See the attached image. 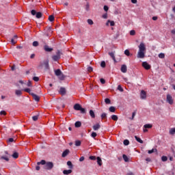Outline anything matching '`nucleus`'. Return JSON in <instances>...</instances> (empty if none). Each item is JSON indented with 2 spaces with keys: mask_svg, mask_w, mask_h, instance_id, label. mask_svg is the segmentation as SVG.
<instances>
[{
  "mask_svg": "<svg viewBox=\"0 0 175 175\" xmlns=\"http://www.w3.org/2000/svg\"><path fill=\"white\" fill-rule=\"evenodd\" d=\"M23 91H25V92H27L28 94H29V95H31V94H33L31 92V89L29 88H25L23 89Z\"/></svg>",
  "mask_w": 175,
  "mask_h": 175,
  "instance_id": "nucleus-30",
  "label": "nucleus"
},
{
  "mask_svg": "<svg viewBox=\"0 0 175 175\" xmlns=\"http://www.w3.org/2000/svg\"><path fill=\"white\" fill-rule=\"evenodd\" d=\"M88 23L89 25H94V21L92 19H88Z\"/></svg>",
  "mask_w": 175,
  "mask_h": 175,
  "instance_id": "nucleus-44",
  "label": "nucleus"
},
{
  "mask_svg": "<svg viewBox=\"0 0 175 175\" xmlns=\"http://www.w3.org/2000/svg\"><path fill=\"white\" fill-rule=\"evenodd\" d=\"M31 95L36 102H39V100H40V97H39V96L35 94L34 93H31Z\"/></svg>",
  "mask_w": 175,
  "mask_h": 175,
  "instance_id": "nucleus-9",
  "label": "nucleus"
},
{
  "mask_svg": "<svg viewBox=\"0 0 175 175\" xmlns=\"http://www.w3.org/2000/svg\"><path fill=\"white\" fill-rule=\"evenodd\" d=\"M167 102L170 105H173V97H172V96L170 94L167 95Z\"/></svg>",
  "mask_w": 175,
  "mask_h": 175,
  "instance_id": "nucleus-7",
  "label": "nucleus"
},
{
  "mask_svg": "<svg viewBox=\"0 0 175 175\" xmlns=\"http://www.w3.org/2000/svg\"><path fill=\"white\" fill-rule=\"evenodd\" d=\"M67 165L68 166V169H73V164L72 163V161H68Z\"/></svg>",
  "mask_w": 175,
  "mask_h": 175,
  "instance_id": "nucleus-23",
  "label": "nucleus"
},
{
  "mask_svg": "<svg viewBox=\"0 0 175 175\" xmlns=\"http://www.w3.org/2000/svg\"><path fill=\"white\" fill-rule=\"evenodd\" d=\"M122 158L124 162H129V159L128 158V156H126V154H123Z\"/></svg>",
  "mask_w": 175,
  "mask_h": 175,
  "instance_id": "nucleus-27",
  "label": "nucleus"
},
{
  "mask_svg": "<svg viewBox=\"0 0 175 175\" xmlns=\"http://www.w3.org/2000/svg\"><path fill=\"white\" fill-rule=\"evenodd\" d=\"M79 111L82 114H85V109L81 107V109H79Z\"/></svg>",
  "mask_w": 175,
  "mask_h": 175,
  "instance_id": "nucleus-48",
  "label": "nucleus"
},
{
  "mask_svg": "<svg viewBox=\"0 0 175 175\" xmlns=\"http://www.w3.org/2000/svg\"><path fill=\"white\" fill-rule=\"evenodd\" d=\"M1 159H4V161H6L7 162H9V157H8V156H6V157L2 156L1 157Z\"/></svg>",
  "mask_w": 175,
  "mask_h": 175,
  "instance_id": "nucleus-33",
  "label": "nucleus"
},
{
  "mask_svg": "<svg viewBox=\"0 0 175 175\" xmlns=\"http://www.w3.org/2000/svg\"><path fill=\"white\" fill-rule=\"evenodd\" d=\"M61 55H62V52H61V51L58 50L56 52V55H54L52 56V59L53 61H58V59H61Z\"/></svg>",
  "mask_w": 175,
  "mask_h": 175,
  "instance_id": "nucleus-4",
  "label": "nucleus"
},
{
  "mask_svg": "<svg viewBox=\"0 0 175 175\" xmlns=\"http://www.w3.org/2000/svg\"><path fill=\"white\" fill-rule=\"evenodd\" d=\"M8 142H9L10 143H13V142H14V139H13V138H10V139H8Z\"/></svg>",
  "mask_w": 175,
  "mask_h": 175,
  "instance_id": "nucleus-60",
  "label": "nucleus"
},
{
  "mask_svg": "<svg viewBox=\"0 0 175 175\" xmlns=\"http://www.w3.org/2000/svg\"><path fill=\"white\" fill-rule=\"evenodd\" d=\"M84 159H85V158H84V157H80L79 162H83V161H84Z\"/></svg>",
  "mask_w": 175,
  "mask_h": 175,
  "instance_id": "nucleus-61",
  "label": "nucleus"
},
{
  "mask_svg": "<svg viewBox=\"0 0 175 175\" xmlns=\"http://www.w3.org/2000/svg\"><path fill=\"white\" fill-rule=\"evenodd\" d=\"M91 136H92V137H96V136H98V134H96V133H95V132H93V133H92Z\"/></svg>",
  "mask_w": 175,
  "mask_h": 175,
  "instance_id": "nucleus-55",
  "label": "nucleus"
},
{
  "mask_svg": "<svg viewBox=\"0 0 175 175\" xmlns=\"http://www.w3.org/2000/svg\"><path fill=\"white\" fill-rule=\"evenodd\" d=\"M26 85L27 87H32V82L31 81H28V82L27 83Z\"/></svg>",
  "mask_w": 175,
  "mask_h": 175,
  "instance_id": "nucleus-49",
  "label": "nucleus"
},
{
  "mask_svg": "<svg viewBox=\"0 0 175 175\" xmlns=\"http://www.w3.org/2000/svg\"><path fill=\"white\" fill-rule=\"evenodd\" d=\"M104 10L107 12L109 10V7L107 5H104Z\"/></svg>",
  "mask_w": 175,
  "mask_h": 175,
  "instance_id": "nucleus-58",
  "label": "nucleus"
},
{
  "mask_svg": "<svg viewBox=\"0 0 175 175\" xmlns=\"http://www.w3.org/2000/svg\"><path fill=\"white\" fill-rule=\"evenodd\" d=\"M94 131H98V129H100V124L99 123H97L93 126Z\"/></svg>",
  "mask_w": 175,
  "mask_h": 175,
  "instance_id": "nucleus-14",
  "label": "nucleus"
},
{
  "mask_svg": "<svg viewBox=\"0 0 175 175\" xmlns=\"http://www.w3.org/2000/svg\"><path fill=\"white\" fill-rule=\"evenodd\" d=\"M159 58H161V59L165 58V53H159Z\"/></svg>",
  "mask_w": 175,
  "mask_h": 175,
  "instance_id": "nucleus-43",
  "label": "nucleus"
},
{
  "mask_svg": "<svg viewBox=\"0 0 175 175\" xmlns=\"http://www.w3.org/2000/svg\"><path fill=\"white\" fill-rule=\"evenodd\" d=\"M135 140H137V142H138V143L143 144V143H144L143 140H142V139L138 137L137 135L135 136Z\"/></svg>",
  "mask_w": 175,
  "mask_h": 175,
  "instance_id": "nucleus-21",
  "label": "nucleus"
},
{
  "mask_svg": "<svg viewBox=\"0 0 175 175\" xmlns=\"http://www.w3.org/2000/svg\"><path fill=\"white\" fill-rule=\"evenodd\" d=\"M40 66H44L45 69H49L50 66L49 65V59L44 60Z\"/></svg>",
  "mask_w": 175,
  "mask_h": 175,
  "instance_id": "nucleus-5",
  "label": "nucleus"
},
{
  "mask_svg": "<svg viewBox=\"0 0 175 175\" xmlns=\"http://www.w3.org/2000/svg\"><path fill=\"white\" fill-rule=\"evenodd\" d=\"M142 66L146 69V70H149V69H151V66L147 63V62H144L142 63Z\"/></svg>",
  "mask_w": 175,
  "mask_h": 175,
  "instance_id": "nucleus-6",
  "label": "nucleus"
},
{
  "mask_svg": "<svg viewBox=\"0 0 175 175\" xmlns=\"http://www.w3.org/2000/svg\"><path fill=\"white\" fill-rule=\"evenodd\" d=\"M100 81L101 84H105L106 83V80H105V79H103V78H101L100 79Z\"/></svg>",
  "mask_w": 175,
  "mask_h": 175,
  "instance_id": "nucleus-53",
  "label": "nucleus"
},
{
  "mask_svg": "<svg viewBox=\"0 0 175 175\" xmlns=\"http://www.w3.org/2000/svg\"><path fill=\"white\" fill-rule=\"evenodd\" d=\"M90 159H91V161H96V157L95 156H90L89 157Z\"/></svg>",
  "mask_w": 175,
  "mask_h": 175,
  "instance_id": "nucleus-50",
  "label": "nucleus"
},
{
  "mask_svg": "<svg viewBox=\"0 0 175 175\" xmlns=\"http://www.w3.org/2000/svg\"><path fill=\"white\" fill-rule=\"evenodd\" d=\"M44 50L46 53H51V51H53V48H51L50 46H49V45H44Z\"/></svg>",
  "mask_w": 175,
  "mask_h": 175,
  "instance_id": "nucleus-8",
  "label": "nucleus"
},
{
  "mask_svg": "<svg viewBox=\"0 0 175 175\" xmlns=\"http://www.w3.org/2000/svg\"><path fill=\"white\" fill-rule=\"evenodd\" d=\"M169 133H170V135H174L175 134V128L171 129L169 131Z\"/></svg>",
  "mask_w": 175,
  "mask_h": 175,
  "instance_id": "nucleus-31",
  "label": "nucleus"
},
{
  "mask_svg": "<svg viewBox=\"0 0 175 175\" xmlns=\"http://www.w3.org/2000/svg\"><path fill=\"white\" fill-rule=\"evenodd\" d=\"M69 152H70L69 150L66 149L65 151L63 152L62 157L63 158H65V157H67L69 154Z\"/></svg>",
  "mask_w": 175,
  "mask_h": 175,
  "instance_id": "nucleus-17",
  "label": "nucleus"
},
{
  "mask_svg": "<svg viewBox=\"0 0 175 175\" xmlns=\"http://www.w3.org/2000/svg\"><path fill=\"white\" fill-rule=\"evenodd\" d=\"M109 110V111H111V113H115L116 112V107H110Z\"/></svg>",
  "mask_w": 175,
  "mask_h": 175,
  "instance_id": "nucleus-32",
  "label": "nucleus"
},
{
  "mask_svg": "<svg viewBox=\"0 0 175 175\" xmlns=\"http://www.w3.org/2000/svg\"><path fill=\"white\" fill-rule=\"evenodd\" d=\"M109 24H110L111 27H114V25H116V23H114V21H110V20H108L107 23H106V25H109Z\"/></svg>",
  "mask_w": 175,
  "mask_h": 175,
  "instance_id": "nucleus-18",
  "label": "nucleus"
},
{
  "mask_svg": "<svg viewBox=\"0 0 175 175\" xmlns=\"http://www.w3.org/2000/svg\"><path fill=\"white\" fill-rule=\"evenodd\" d=\"M11 43L12 44H16V43H17V41L14 40V38H12Z\"/></svg>",
  "mask_w": 175,
  "mask_h": 175,
  "instance_id": "nucleus-54",
  "label": "nucleus"
},
{
  "mask_svg": "<svg viewBox=\"0 0 175 175\" xmlns=\"http://www.w3.org/2000/svg\"><path fill=\"white\" fill-rule=\"evenodd\" d=\"M33 80L34 81H39V77H33Z\"/></svg>",
  "mask_w": 175,
  "mask_h": 175,
  "instance_id": "nucleus-57",
  "label": "nucleus"
},
{
  "mask_svg": "<svg viewBox=\"0 0 175 175\" xmlns=\"http://www.w3.org/2000/svg\"><path fill=\"white\" fill-rule=\"evenodd\" d=\"M126 175H135V174H133L132 172H129L126 174Z\"/></svg>",
  "mask_w": 175,
  "mask_h": 175,
  "instance_id": "nucleus-64",
  "label": "nucleus"
},
{
  "mask_svg": "<svg viewBox=\"0 0 175 175\" xmlns=\"http://www.w3.org/2000/svg\"><path fill=\"white\" fill-rule=\"evenodd\" d=\"M85 9H86V10H87L88 12L90 10V4H89V3L86 4Z\"/></svg>",
  "mask_w": 175,
  "mask_h": 175,
  "instance_id": "nucleus-59",
  "label": "nucleus"
},
{
  "mask_svg": "<svg viewBox=\"0 0 175 175\" xmlns=\"http://www.w3.org/2000/svg\"><path fill=\"white\" fill-rule=\"evenodd\" d=\"M42 16V14L40 12H38L36 14V18H41Z\"/></svg>",
  "mask_w": 175,
  "mask_h": 175,
  "instance_id": "nucleus-28",
  "label": "nucleus"
},
{
  "mask_svg": "<svg viewBox=\"0 0 175 175\" xmlns=\"http://www.w3.org/2000/svg\"><path fill=\"white\" fill-rule=\"evenodd\" d=\"M0 115H1V116H6V111H0Z\"/></svg>",
  "mask_w": 175,
  "mask_h": 175,
  "instance_id": "nucleus-56",
  "label": "nucleus"
},
{
  "mask_svg": "<svg viewBox=\"0 0 175 175\" xmlns=\"http://www.w3.org/2000/svg\"><path fill=\"white\" fill-rule=\"evenodd\" d=\"M37 165H44V169L46 170H51L54 167V163L51 161L46 162L45 160H41L37 163Z\"/></svg>",
  "mask_w": 175,
  "mask_h": 175,
  "instance_id": "nucleus-2",
  "label": "nucleus"
},
{
  "mask_svg": "<svg viewBox=\"0 0 175 175\" xmlns=\"http://www.w3.org/2000/svg\"><path fill=\"white\" fill-rule=\"evenodd\" d=\"M161 161H162L163 162H166V161H167V157H166V156H163V157H161Z\"/></svg>",
  "mask_w": 175,
  "mask_h": 175,
  "instance_id": "nucleus-42",
  "label": "nucleus"
},
{
  "mask_svg": "<svg viewBox=\"0 0 175 175\" xmlns=\"http://www.w3.org/2000/svg\"><path fill=\"white\" fill-rule=\"evenodd\" d=\"M102 120H105V118H106V117H107V113H103L100 116Z\"/></svg>",
  "mask_w": 175,
  "mask_h": 175,
  "instance_id": "nucleus-36",
  "label": "nucleus"
},
{
  "mask_svg": "<svg viewBox=\"0 0 175 175\" xmlns=\"http://www.w3.org/2000/svg\"><path fill=\"white\" fill-rule=\"evenodd\" d=\"M75 146H77V147L81 146V142L79 140L75 141Z\"/></svg>",
  "mask_w": 175,
  "mask_h": 175,
  "instance_id": "nucleus-35",
  "label": "nucleus"
},
{
  "mask_svg": "<svg viewBox=\"0 0 175 175\" xmlns=\"http://www.w3.org/2000/svg\"><path fill=\"white\" fill-rule=\"evenodd\" d=\"M111 120L113 121H118V116L117 115H112L111 116Z\"/></svg>",
  "mask_w": 175,
  "mask_h": 175,
  "instance_id": "nucleus-29",
  "label": "nucleus"
},
{
  "mask_svg": "<svg viewBox=\"0 0 175 175\" xmlns=\"http://www.w3.org/2000/svg\"><path fill=\"white\" fill-rule=\"evenodd\" d=\"M152 152H154V149L148 151V154H152Z\"/></svg>",
  "mask_w": 175,
  "mask_h": 175,
  "instance_id": "nucleus-62",
  "label": "nucleus"
},
{
  "mask_svg": "<svg viewBox=\"0 0 175 175\" xmlns=\"http://www.w3.org/2000/svg\"><path fill=\"white\" fill-rule=\"evenodd\" d=\"M97 163L99 166H102V159L100 157H97Z\"/></svg>",
  "mask_w": 175,
  "mask_h": 175,
  "instance_id": "nucleus-25",
  "label": "nucleus"
},
{
  "mask_svg": "<svg viewBox=\"0 0 175 175\" xmlns=\"http://www.w3.org/2000/svg\"><path fill=\"white\" fill-rule=\"evenodd\" d=\"M123 144L124 146H129V140L128 139H124V142H123Z\"/></svg>",
  "mask_w": 175,
  "mask_h": 175,
  "instance_id": "nucleus-38",
  "label": "nucleus"
},
{
  "mask_svg": "<svg viewBox=\"0 0 175 175\" xmlns=\"http://www.w3.org/2000/svg\"><path fill=\"white\" fill-rule=\"evenodd\" d=\"M72 170H64L63 171V174H65V175H69L72 173Z\"/></svg>",
  "mask_w": 175,
  "mask_h": 175,
  "instance_id": "nucleus-20",
  "label": "nucleus"
},
{
  "mask_svg": "<svg viewBox=\"0 0 175 175\" xmlns=\"http://www.w3.org/2000/svg\"><path fill=\"white\" fill-rule=\"evenodd\" d=\"M15 94L16 95V96H21V95H23V90H15Z\"/></svg>",
  "mask_w": 175,
  "mask_h": 175,
  "instance_id": "nucleus-15",
  "label": "nucleus"
},
{
  "mask_svg": "<svg viewBox=\"0 0 175 175\" xmlns=\"http://www.w3.org/2000/svg\"><path fill=\"white\" fill-rule=\"evenodd\" d=\"M55 76L59 77V79L60 80H64V79H65V75H64V74H62V71H61V69L55 70Z\"/></svg>",
  "mask_w": 175,
  "mask_h": 175,
  "instance_id": "nucleus-3",
  "label": "nucleus"
},
{
  "mask_svg": "<svg viewBox=\"0 0 175 175\" xmlns=\"http://www.w3.org/2000/svg\"><path fill=\"white\" fill-rule=\"evenodd\" d=\"M139 51L137 55V58L143 59L146 57V45L141 42L139 45Z\"/></svg>",
  "mask_w": 175,
  "mask_h": 175,
  "instance_id": "nucleus-1",
  "label": "nucleus"
},
{
  "mask_svg": "<svg viewBox=\"0 0 175 175\" xmlns=\"http://www.w3.org/2000/svg\"><path fill=\"white\" fill-rule=\"evenodd\" d=\"M124 54H125V55H126L127 57H129V55H131V52H129V50L126 49V50L124 51Z\"/></svg>",
  "mask_w": 175,
  "mask_h": 175,
  "instance_id": "nucleus-37",
  "label": "nucleus"
},
{
  "mask_svg": "<svg viewBox=\"0 0 175 175\" xmlns=\"http://www.w3.org/2000/svg\"><path fill=\"white\" fill-rule=\"evenodd\" d=\"M109 55L112 58L113 61L116 63H117V60L116 59V56L114 55V53L109 52Z\"/></svg>",
  "mask_w": 175,
  "mask_h": 175,
  "instance_id": "nucleus-12",
  "label": "nucleus"
},
{
  "mask_svg": "<svg viewBox=\"0 0 175 175\" xmlns=\"http://www.w3.org/2000/svg\"><path fill=\"white\" fill-rule=\"evenodd\" d=\"M12 158H14V159H17L18 158V152H15L12 155Z\"/></svg>",
  "mask_w": 175,
  "mask_h": 175,
  "instance_id": "nucleus-24",
  "label": "nucleus"
},
{
  "mask_svg": "<svg viewBox=\"0 0 175 175\" xmlns=\"http://www.w3.org/2000/svg\"><path fill=\"white\" fill-rule=\"evenodd\" d=\"M136 34V31H135V30H131V31H130V35L131 36H133L134 35H135Z\"/></svg>",
  "mask_w": 175,
  "mask_h": 175,
  "instance_id": "nucleus-51",
  "label": "nucleus"
},
{
  "mask_svg": "<svg viewBox=\"0 0 175 175\" xmlns=\"http://www.w3.org/2000/svg\"><path fill=\"white\" fill-rule=\"evenodd\" d=\"M101 68H106V62L105 61H103L100 64Z\"/></svg>",
  "mask_w": 175,
  "mask_h": 175,
  "instance_id": "nucleus-45",
  "label": "nucleus"
},
{
  "mask_svg": "<svg viewBox=\"0 0 175 175\" xmlns=\"http://www.w3.org/2000/svg\"><path fill=\"white\" fill-rule=\"evenodd\" d=\"M49 20L51 21V23H53V21H54V16L53 15H50L49 16Z\"/></svg>",
  "mask_w": 175,
  "mask_h": 175,
  "instance_id": "nucleus-39",
  "label": "nucleus"
},
{
  "mask_svg": "<svg viewBox=\"0 0 175 175\" xmlns=\"http://www.w3.org/2000/svg\"><path fill=\"white\" fill-rule=\"evenodd\" d=\"M38 118H39V116H34L32 117L33 121H38Z\"/></svg>",
  "mask_w": 175,
  "mask_h": 175,
  "instance_id": "nucleus-47",
  "label": "nucleus"
},
{
  "mask_svg": "<svg viewBox=\"0 0 175 175\" xmlns=\"http://www.w3.org/2000/svg\"><path fill=\"white\" fill-rule=\"evenodd\" d=\"M81 109V105L80 104H75L74 105V110L80 111Z\"/></svg>",
  "mask_w": 175,
  "mask_h": 175,
  "instance_id": "nucleus-13",
  "label": "nucleus"
},
{
  "mask_svg": "<svg viewBox=\"0 0 175 175\" xmlns=\"http://www.w3.org/2000/svg\"><path fill=\"white\" fill-rule=\"evenodd\" d=\"M33 47H38V46H39V42L38 41L33 42Z\"/></svg>",
  "mask_w": 175,
  "mask_h": 175,
  "instance_id": "nucleus-40",
  "label": "nucleus"
},
{
  "mask_svg": "<svg viewBox=\"0 0 175 175\" xmlns=\"http://www.w3.org/2000/svg\"><path fill=\"white\" fill-rule=\"evenodd\" d=\"M89 114H90L91 118H95V112L94 111V110L90 109L89 111Z\"/></svg>",
  "mask_w": 175,
  "mask_h": 175,
  "instance_id": "nucleus-19",
  "label": "nucleus"
},
{
  "mask_svg": "<svg viewBox=\"0 0 175 175\" xmlns=\"http://www.w3.org/2000/svg\"><path fill=\"white\" fill-rule=\"evenodd\" d=\"M105 102L106 105H110L111 103V100H110V98H105Z\"/></svg>",
  "mask_w": 175,
  "mask_h": 175,
  "instance_id": "nucleus-34",
  "label": "nucleus"
},
{
  "mask_svg": "<svg viewBox=\"0 0 175 175\" xmlns=\"http://www.w3.org/2000/svg\"><path fill=\"white\" fill-rule=\"evenodd\" d=\"M75 128H80V126H81V122L80 121L76 122L75 124Z\"/></svg>",
  "mask_w": 175,
  "mask_h": 175,
  "instance_id": "nucleus-22",
  "label": "nucleus"
},
{
  "mask_svg": "<svg viewBox=\"0 0 175 175\" xmlns=\"http://www.w3.org/2000/svg\"><path fill=\"white\" fill-rule=\"evenodd\" d=\"M36 10H32L31 11V14H32V16H36Z\"/></svg>",
  "mask_w": 175,
  "mask_h": 175,
  "instance_id": "nucleus-52",
  "label": "nucleus"
},
{
  "mask_svg": "<svg viewBox=\"0 0 175 175\" xmlns=\"http://www.w3.org/2000/svg\"><path fill=\"white\" fill-rule=\"evenodd\" d=\"M141 99H146L147 98V93L144 90H142L140 93Z\"/></svg>",
  "mask_w": 175,
  "mask_h": 175,
  "instance_id": "nucleus-10",
  "label": "nucleus"
},
{
  "mask_svg": "<svg viewBox=\"0 0 175 175\" xmlns=\"http://www.w3.org/2000/svg\"><path fill=\"white\" fill-rule=\"evenodd\" d=\"M118 91H120V92H124V88H122V87H121V85H119L118 86Z\"/></svg>",
  "mask_w": 175,
  "mask_h": 175,
  "instance_id": "nucleus-41",
  "label": "nucleus"
},
{
  "mask_svg": "<svg viewBox=\"0 0 175 175\" xmlns=\"http://www.w3.org/2000/svg\"><path fill=\"white\" fill-rule=\"evenodd\" d=\"M87 70H88V72H91L94 70V68H92V67H91V66H88L87 68Z\"/></svg>",
  "mask_w": 175,
  "mask_h": 175,
  "instance_id": "nucleus-46",
  "label": "nucleus"
},
{
  "mask_svg": "<svg viewBox=\"0 0 175 175\" xmlns=\"http://www.w3.org/2000/svg\"><path fill=\"white\" fill-rule=\"evenodd\" d=\"M103 18H107V14H104L103 15Z\"/></svg>",
  "mask_w": 175,
  "mask_h": 175,
  "instance_id": "nucleus-63",
  "label": "nucleus"
},
{
  "mask_svg": "<svg viewBox=\"0 0 175 175\" xmlns=\"http://www.w3.org/2000/svg\"><path fill=\"white\" fill-rule=\"evenodd\" d=\"M120 70L122 73H126V70H127L126 65L125 64L122 65Z\"/></svg>",
  "mask_w": 175,
  "mask_h": 175,
  "instance_id": "nucleus-11",
  "label": "nucleus"
},
{
  "mask_svg": "<svg viewBox=\"0 0 175 175\" xmlns=\"http://www.w3.org/2000/svg\"><path fill=\"white\" fill-rule=\"evenodd\" d=\"M144 128H145V129H151V128H152V124H146L144 125Z\"/></svg>",
  "mask_w": 175,
  "mask_h": 175,
  "instance_id": "nucleus-26",
  "label": "nucleus"
},
{
  "mask_svg": "<svg viewBox=\"0 0 175 175\" xmlns=\"http://www.w3.org/2000/svg\"><path fill=\"white\" fill-rule=\"evenodd\" d=\"M59 92L61 95H65L66 94V89L65 88H61Z\"/></svg>",
  "mask_w": 175,
  "mask_h": 175,
  "instance_id": "nucleus-16",
  "label": "nucleus"
}]
</instances>
